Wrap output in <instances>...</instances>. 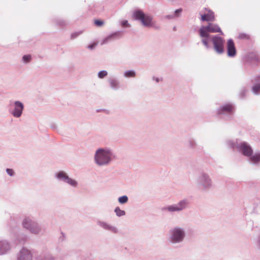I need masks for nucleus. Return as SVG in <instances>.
Returning <instances> with one entry per match:
<instances>
[{
  "mask_svg": "<svg viewBox=\"0 0 260 260\" xmlns=\"http://www.w3.org/2000/svg\"><path fill=\"white\" fill-rule=\"evenodd\" d=\"M6 172L8 175H9L11 177L14 176L15 175V172L11 168H7L6 169Z\"/></svg>",
  "mask_w": 260,
  "mask_h": 260,
  "instance_id": "nucleus-34",
  "label": "nucleus"
},
{
  "mask_svg": "<svg viewBox=\"0 0 260 260\" xmlns=\"http://www.w3.org/2000/svg\"><path fill=\"white\" fill-rule=\"evenodd\" d=\"M17 260H32V254L29 250L23 247L17 255Z\"/></svg>",
  "mask_w": 260,
  "mask_h": 260,
  "instance_id": "nucleus-23",
  "label": "nucleus"
},
{
  "mask_svg": "<svg viewBox=\"0 0 260 260\" xmlns=\"http://www.w3.org/2000/svg\"><path fill=\"white\" fill-rule=\"evenodd\" d=\"M153 80H154L155 82H159V81H160V79L158 78V77H153Z\"/></svg>",
  "mask_w": 260,
  "mask_h": 260,
  "instance_id": "nucleus-44",
  "label": "nucleus"
},
{
  "mask_svg": "<svg viewBox=\"0 0 260 260\" xmlns=\"http://www.w3.org/2000/svg\"><path fill=\"white\" fill-rule=\"evenodd\" d=\"M50 127L53 129H55L56 128L57 126L55 123H51L50 125Z\"/></svg>",
  "mask_w": 260,
  "mask_h": 260,
  "instance_id": "nucleus-45",
  "label": "nucleus"
},
{
  "mask_svg": "<svg viewBox=\"0 0 260 260\" xmlns=\"http://www.w3.org/2000/svg\"><path fill=\"white\" fill-rule=\"evenodd\" d=\"M96 223L99 226L105 230L110 231L114 234H117L118 233V230L116 226L112 225L105 221L98 220L96 221Z\"/></svg>",
  "mask_w": 260,
  "mask_h": 260,
  "instance_id": "nucleus-22",
  "label": "nucleus"
},
{
  "mask_svg": "<svg viewBox=\"0 0 260 260\" xmlns=\"http://www.w3.org/2000/svg\"><path fill=\"white\" fill-rule=\"evenodd\" d=\"M204 9L207 13L205 12L204 14L200 13L201 21L203 22H212L214 21L215 16L214 12L208 8H205Z\"/></svg>",
  "mask_w": 260,
  "mask_h": 260,
  "instance_id": "nucleus-18",
  "label": "nucleus"
},
{
  "mask_svg": "<svg viewBox=\"0 0 260 260\" xmlns=\"http://www.w3.org/2000/svg\"><path fill=\"white\" fill-rule=\"evenodd\" d=\"M114 212L118 217H121L125 215V212L121 210L119 207H116L114 209Z\"/></svg>",
  "mask_w": 260,
  "mask_h": 260,
  "instance_id": "nucleus-30",
  "label": "nucleus"
},
{
  "mask_svg": "<svg viewBox=\"0 0 260 260\" xmlns=\"http://www.w3.org/2000/svg\"><path fill=\"white\" fill-rule=\"evenodd\" d=\"M243 60L246 64L255 67L260 63V56L256 53L249 52L244 56Z\"/></svg>",
  "mask_w": 260,
  "mask_h": 260,
  "instance_id": "nucleus-11",
  "label": "nucleus"
},
{
  "mask_svg": "<svg viewBox=\"0 0 260 260\" xmlns=\"http://www.w3.org/2000/svg\"><path fill=\"white\" fill-rule=\"evenodd\" d=\"M121 25L123 27H129L131 26V24L128 23V21L127 20H122L121 22Z\"/></svg>",
  "mask_w": 260,
  "mask_h": 260,
  "instance_id": "nucleus-36",
  "label": "nucleus"
},
{
  "mask_svg": "<svg viewBox=\"0 0 260 260\" xmlns=\"http://www.w3.org/2000/svg\"><path fill=\"white\" fill-rule=\"evenodd\" d=\"M186 235L184 228L179 226L173 227L169 231L168 242L175 247H180L185 238Z\"/></svg>",
  "mask_w": 260,
  "mask_h": 260,
  "instance_id": "nucleus-2",
  "label": "nucleus"
},
{
  "mask_svg": "<svg viewBox=\"0 0 260 260\" xmlns=\"http://www.w3.org/2000/svg\"><path fill=\"white\" fill-rule=\"evenodd\" d=\"M32 59V57L30 54H25L23 55L22 57V61L24 63L27 64L29 63Z\"/></svg>",
  "mask_w": 260,
  "mask_h": 260,
  "instance_id": "nucleus-31",
  "label": "nucleus"
},
{
  "mask_svg": "<svg viewBox=\"0 0 260 260\" xmlns=\"http://www.w3.org/2000/svg\"><path fill=\"white\" fill-rule=\"evenodd\" d=\"M101 110H102L101 109H98V110H97V112H100Z\"/></svg>",
  "mask_w": 260,
  "mask_h": 260,
  "instance_id": "nucleus-46",
  "label": "nucleus"
},
{
  "mask_svg": "<svg viewBox=\"0 0 260 260\" xmlns=\"http://www.w3.org/2000/svg\"><path fill=\"white\" fill-rule=\"evenodd\" d=\"M226 146L235 150L237 149L238 151L244 156L247 157L253 153V149L251 146L246 142H239L237 139L236 140H230L226 142Z\"/></svg>",
  "mask_w": 260,
  "mask_h": 260,
  "instance_id": "nucleus-4",
  "label": "nucleus"
},
{
  "mask_svg": "<svg viewBox=\"0 0 260 260\" xmlns=\"http://www.w3.org/2000/svg\"><path fill=\"white\" fill-rule=\"evenodd\" d=\"M199 34L200 37L202 38L201 40L202 44L205 46L206 49H209L211 47L209 45V42L211 41L212 36L200 28L199 30Z\"/></svg>",
  "mask_w": 260,
  "mask_h": 260,
  "instance_id": "nucleus-16",
  "label": "nucleus"
},
{
  "mask_svg": "<svg viewBox=\"0 0 260 260\" xmlns=\"http://www.w3.org/2000/svg\"><path fill=\"white\" fill-rule=\"evenodd\" d=\"M189 200L185 198L180 200L176 204L169 205L162 207L161 210L163 212H167L170 213L181 212L187 209L189 206Z\"/></svg>",
  "mask_w": 260,
  "mask_h": 260,
  "instance_id": "nucleus-6",
  "label": "nucleus"
},
{
  "mask_svg": "<svg viewBox=\"0 0 260 260\" xmlns=\"http://www.w3.org/2000/svg\"><path fill=\"white\" fill-rule=\"evenodd\" d=\"M122 34V31L117 30L114 31L102 39L101 42V45L107 44L109 42H112L118 39Z\"/></svg>",
  "mask_w": 260,
  "mask_h": 260,
  "instance_id": "nucleus-15",
  "label": "nucleus"
},
{
  "mask_svg": "<svg viewBox=\"0 0 260 260\" xmlns=\"http://www.w3.org/2000/svg\"><path fill=\"white\" fill-rule=\"evenodd\" d=\"M61 235L59 237V241L60 242H63L66 240V235L62 232H61Z\"/></svg>",
  "mask_w": 260,
  "mask_h": 260,
  "instance_id": "nucleus-40",
  "label": "nucleus"
},
{
  "mask_svg": "<svg viewBox=\"0 0 260 260\" xmlns=\"http://www.w3.org/2000/svg\"><path fill=\"white\" fill-rule=\"evenodd\" d=\"M21 223L22 227L32 234L37 235L42 232L41 224L29 217H24Z\"/></svg>",
  "mask_w": 260,
  "mask_h": 260,
  "instance_id": "nucleus-7",
  "label": "nucleus"
},
{
  "mask_svg": "<svg viewBox=\"0 0 260 260\" xmlns=\"http://www.w3.org/2000/svg\"><path fill=\"white\" fill-rule=\"evenodd\" d=\"M248 35L245 33H240L239 35V38L241 39L248 38Z\"/></svg>",
  "mask_w": 260,
  "mask_h": 260,
  "instance_id": "nucleus-41",
  "label": "nucleus"
},
{
  "mask_svg": "<svg viewBox=\"0 0 260 260\" xmlns=\"http://www.w3.org/2000/svg\"><path fill=\"white\" fill-rule=\"evenodd\" d=\"M256 244L257 247L260 249V234L258 235L256 240Z\"/></svg>",
  "mask_w": 260,
  "mask_h": 260,
  "instance_id": "nucleus-42",
  "label": "nucleus"
},
{
  "mask_svg": "<svg viewBox=\"0 0 260 260\" xmlns=\"http://www.w3.org/2000/svg\"><path fill=\"white\" fill-rule=\"evenodd\" d=\"M13 109L10 111V113L15 118L21 116L24 109L23 103L19 101H16L13 103Z\"/></svg>",
  "mask_w": 260,
  "mask_h": 260,
  "instance_id": "nucleus-12",
  "label": "nucleus"
},
{
  "mask_svg": "<svg viewBox=\"0 0 260 260\" xmlns=\"http://www.w3.org/2000/svg\"><path fill=\"white\" fill-rule=\"evenodd\" d=\"M133 20L141 23L142 25L146 28L154 27L155 26V22L153 21V17L149 14L145 13L142 9H137L132 13Z\"/></svg>",
  "mask_w": 260,
  "mask_h": 260,
  "instance_id": "nucleus-3",
  "label": "nucleus"
},
{
  "mask_svg": "<svg viewBox=\"0 0 260 260\" xmlns=\"http://www.w3.org/2000/svg\"><path fill=\"white\" fill-rule=\"evenodd\" d=\"M108 74L106 70H101L98 73V77L99 79H104L107 76Z\"/></svg>",
  "mask_w": 260,
  "mask_h": 260,
  "instance_id": "nucleus-32",
  "label": "nucleus"
},
{
  "mask_svg": "<svg viewBox=\"0 0 260 260\" xmlns=\"http://www.w3.org/2000/svg\"><path fill=\"white\" fill-rule=\"evenodd\" d=\"M54 177L58 181L67 183L73 187H77L78 185V183L76 180L70 178L68 174L63 171H58L56 172Z\"/></svg>",
  "mask_w": 260,
  "mask_h": 260,
  "instance_id": "nucleus-9",
  "label": "nucleus"
},
{
  "mask_svg": "<svg viewBox=\"0 0 260 260\" xmlns=\"http://www.w3.org/2000/svg\"><path fill=\"white\" fill-rule=\"evenodd\" d=\"M123 76L125 78H134L136 76V72L134 70H129L124 72Z\"/></svg>",
  "mask_w": 260,
  "mask_h": 260,
  "instance_id": "nucleus-26",
  "label": "nucleus"
},
{
  "mask_svg": "<svg viewBox=\"0 0 260 260\" xmlns=\"http://www.w3.org/2000/svg\"><path fill=\"white\" fill-rule=\"evenodd\" d=\"M227 55L229 57H234L236 55L237 50L234 40L229 39L227 41Z\"/></svg>",
  "mask_w": 260,
  "mask_h": 260,
  "instance_id": "nucleus-20",
  "label": "nucleus"
},
{
  "mask_svg": "<svg viewBox=\"0 0 260 260\" xmlns=\"http://www.w3.org/2000/svg\"><path fill=\"white\" fill-rule=\"evenodd\" d=\"M182 8H179L178 9H176L174 13V15H175V17H179L181 13L182 12Z\"/></svg>",
  "mask_w": 260,
  "mask_h": 260,
  "instance_id": "nucleus-35",
  "label": "nucleus"
},
{
  "mask_svg": "<svg viewBox=\"0 0 260 260\" xmlns=\"http://www.w3.org/2000/svg\"><path fill=\"white\" fill-rule=\"evenodd\" d=\"M11 246L10 243L6 240L0 241V255L6 254L10 250Z\"/></svg>",
  "mask_w": 260,
  "mask_h": 260,
  "instance_id": "nucleus-24",
  "label": "nucleus"
},
{
  "mask_svg": "<svg viewBox=\"0 0 260 260\" xmlns=\"http://www.w3.org/2000/svg\"><path fill=\"white\" fill-rule=\"evenodd\" d=\"M173 29H174V30H175V29H176V27H174L173 28Z\"/></svg>",
  "mask_w": 260,
  "mask_h": 260,
  "instance_id": "nucleus-47",
  "label": "nucleus"
},
{
  "mask_svg": "<svg viewBox=\"0 0 260 260\" xmlns=\"http://www.w3.org/2000/svg\"><path fill=\"white\" fill-rule=\"evenodd\" d=\"M117 159L116 153L109 147L100 148L94 154L95 163L98 166H106Z\"/></svg>",
  "mask_w": 260,
  "mask_h": 260,
  "instance_id": "nucleus-1",
  "label": "nucleus"
},
{
  "mask_svg": "<svg viewBox=\"0 0 260 260\" xmlns=\"http://www.w3.org/2000/svg\"><path fill=\"white\" fill-rule=\"evenodd\" d=\"M165 17L167 19H172L175 17V15L174 14L167 15L165 16Z\"/></svg>",
  "mask_w": 260,
  "mask_h": 260,
  "instance_id": "nucleus-43",
  "label": "nucleus"
},
{
  "mask_svg": "<svg viewBox=\"0 0 260 260\" xmlns=\"http://www.w3.org/2000/svg\"><path fill=\"white\" fill-rule=\"evenodd\" d=\"M94 24L98 27H101L104 24V21L101 19H95Z\"/></svg>",
  "mask_w": 260,
  "mask_h": 260,
  "instance_id": "nucleus-33",
  "label": "nucleus"
},
{
  "mask_svg": "<svg viewBox=\"0 0 260 260\" xmlns=\"http://www.w3.org/2000/svg\"><path fill=\"white\" fill-rule=\"evenodd\" d=\"M54 23L58 26H64L68 25V22L63 19L60 18H56L54 20Z\"/></svg>",
  "mask_w": 260,
  "mask_h": 260,
  "instance_id": "nucleus-28",
  "label": "nucleus"
},
{
  "mask_svg": "<svg viewBox=\"0 0 260 260\" xmlns=\"http://www.w3.org/2000/svg\"><path fill=\"white\" fill-rule=\"evenodd\" d=\"M235 110L233 104L227 103L221 105L217 109L216 114L219 118L229 121L232 119Z\"/></svg>",
  "mask_w": 260,
  "mask_h": 260,
  "instance_id": "nucleus-5",
  "label": "nucleus"
},
{
  "mask_svg": "<svg viewBox=\"0 0 260 260\" xmlns=\"http://www.w3.org/2000/svg\"><path fill=\"white\" fill-rule=\"evenodd\" d=\"M41 260H54V258L51 255H47L43 257Z\"/></svg>",
  "mask_w": 260,
  "mask_h": 260,
  "instance_id": "nucleus-39",
  "label": "nucleus"
},
{
  "mask_svg": "<svg viewBox=\"0 0 260 260\" xmlns=\"http://www.w3.org/2000/svg\"><path fill=\"white\" fill-rule=\"evenodd\" d=\"M253 83L251 86V91L253 94L258 95L260 94V73L259 74L253 77L251 79Z\"/></svg>",
  "mask_w": 260,
  "mask_h": 260,
  "instance_id": "nucleus-17",
  "label": "nucleus"
},
{
  "mask_svg": "<svg viewBox=\"0 0 260 260\" xmlns=\"http://www.w3.org/2000/svg\"><path fill=\"white\" fill-rule=\"evenodd\" d=\"M211 42L213 49L217 54H221L224 53V40L223 38L218 35H212Z\"/></svg>",
  "mask_w": 260,
  "mask_h": 260,
  "instance_id": "nucleus-10",
  "label": "nucleus"
},
{
  "mask_svg": "<svg viewBox=\"0 0 260 260\" xmlns=\"http://www.w3.org/2000/svg\"><path fill=\"white\" fill-rule=\"evenodd\" d=\"M107 82L109 83V87L113 90L117 91L121 87V83L119 80L116 77L110 76Z\"/></svg>",
  "mask_w": 260,
  "mask_h": 260,
  "instance_id": "nucleus-19",
  "label": "nucleus"
},
{
  "mask_svg": "<svg viewBox=\"0 0 260 260\" xmlns=\"http://www.w3.org/2000/svg\"><path fill=\"white\" fill-rule=\"evenodd\" d=\"M247 89L245 86H243L239 92V97L240 99L243 100L246 98Z\"/></svg>",
  "mask_w": 260,
  "mask_h": 260,
  "instance_id": "nucleus-27",
  "label": "nucleus"
},
{
  "mask_svg": "<svg viewBox=\"0 0 260 260\" xmlns=\"http://www.w3.org/2000/svg\"><path fill=\"white\" fill-rule=\"evenodd\" d=\"M117 201L118 203L120 204H125L128 202V198L126 195H123L119 197L118 198Z\"/></svg>",
  "mask_w": 260,
  "mask_h": 260,
  "instance_id": "nucleus-29",
  "label": "nucleus"
},
{
  "mask_svg": "<svg viewBox=\"0 0 260 260\" xmlns=\"http://www.w3.org/2000/svg\"><path fill=\"white\" fill-rule=\"evenodd\" d=\"M81 34V31H77V32H74L72 33L71 35V39H74L76 38Z\"/></svg>",
  "mask_w": 260,
  "mask_h": 260,
  "instance_id": "nucleus-37",
  "label": "nucleus"
},
{
  "mask_svg": "<svg viewBox=\"0 0 260 260\" xmlns=\"http://www.w3.org/2000/svg\"><path fill=\"white\" fill-rule=\"evenodd\" d=\"M187 142L188 146L190 149H194L197 146L196 140L195 139L191 137H189L187 138Z\"/></svg>",
  "mask_w": 260,
  "mask_h": 260,
  "instance_id": "nucleus-25",
  "label": "nucleus"
},
{
  "mask_svg": "<svg viewBox=\"0 0 260 260\" xmlns=\"http://www.w3.org/2000/svg\"><path fill=\"white\" fill-rule=\"evenodd\" d=\"M200 28L202 29L203 30H205L206 32H208V33L209 34L210 33L219 32L220 35H224V34L221 30L219 26L216 23L209 22L207 25H202Z\"/></svg>",
  "mask_w": 260,
  "mask_h": 260,
  "instance_id": "nucleus-14",
  "label": "nucleus"
},
{
  "mask_svg": "<svg viewBox=\"0 0 260 260\" xmlns=\"http://www.w3.org/2000/svg\"><path fill=\"white\" fill-rule=\"evenodd\" d=\"M96 45H97V43L93 42V43L89 44L87 46V48L90 50H93L95 48Z\"/></svg>",
  "mask_w": 260,
  "mask_h": 260,
  "instance_id": "nucleus-38",
  "label": "nucleus"
},
{
  "mask_svg": "<svg viewBox=\"0 0 260 260\" xmlns=\"http://www.w3.org/2000/svg\"><path fill=\"white\" fill-rule=\"evenodd\" d=\"M197 184L202 190L207 191L212 187V181L208 174L201 172L198 176Z\"/></svg>",
  "mask_w": 260,
  "mask_h": 260,
  "instance_id": "nucleus-8",
  "label": "nucleus"
},
{
  "mask_svg": "<svg viewBox=\"0 0 260 260\" xmlns=\"http://www.w3.org/2000/svg\"><path fill=\"white\" fill-rule=\"evenodd\" d=\"M248 162L254 166H259L260 165V151H256L252 153L250 155L247 156Z\"/></svg>",
  "mask_w": 260,
  "mask_h": 260,
  "instance_id": "nucleus-21",
  "label": "nucleus"
},
{
  "mask_svg": "<svg viewBox=\"0 0 260 260\" xmlns=\"http://www.w3.org/2000/svg\"><path fill=\"white\" fill-rule=\"evenodd\" d=\"M12 225L10 227L9 231L12 233H14L15 237L17 240L20 244H24V243L27 240L28 236L24 233H20L17 236L15 235V233L18 231V228L17 227L16 223L15 221H12Z\"/></svg>",
  "mask_w": 260,
  "mask_h": 260,
  "instance_id": "nucleus-13",
  "label": "nucleus"
}]
</instances>
